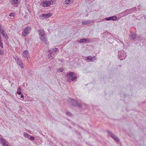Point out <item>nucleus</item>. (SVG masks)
Here are the masks:
<instances>
[{
    "label": "nucleus",
    "instance_id": "nucleus-2",
    "mask_svg": "<svg viewBox=\"0 0 146 146\" xmlns=\"http://www.w3.org/2000/svg\"><path fill=\"white\" fill-rule=\"evenodd\" d=\"M107 132L108 133L109 136L114 140L117 142H119V140L118 137L115 136L112 132L109 130H107Z\"/></svg>",
    "mask_w": 146,
    "mask_h": 146
},
{
    "label": "nucleus",
    "instance_id": "nucleus-34",
    "mask_svg": "<svg viewBox=\"0 0 146 146\" xmlns=\"http://www.w3.org/2000/svg\"><path fill=\"white\" fill-rule=\"evenodd\" d=\"M5 37V38H6V39H7V38H8V37Z\"/></svg>",
    "mask_w": 146,
    "mask_h": 146
},
{
    "label": "nucleus",
    "instance_id": "nucleus-8",
    "mask_svg": "<svg viewBox=\"0 0 146 146\" xmlns=\"http://www.w3.org/2000/svg\"><path fill=\"white\" fill-rule=\"evenodd\" d=\"M22 55L25 58H27L28 62H29L28 58H29L28 52L27 50H25L22 53Z\"/></svg>",
    "mask_w": 146,
    "mask_h": 146
},
{
    "label": "nucleus",
    "instance_id": "nucleus-25",
    "mask_svg": "<svg viewBox=\"0 0 146 146\" xmlns=\"http://www.w3.org/2000/svg\"><path fill=\"white\" fill-rule=\"evenodd\" d=\"M17 93L19 95H20L21 94V91H17Z\"/></svg>",
    "mask_w": 146,
    "mask_h": 146
},
{
    "label": "nucleus",
    "instance_id": "nucleus-28",
    "mask_svg": "<svg viewBox=\"0 0 146 146\" xmlns=\"http://www.w3.org/2000/svg\"><path fill=\"white\" fill-rule=\"evenodd\" d=\"M137 37H131V40H135V39L136 38H137Z\"/></svg>",
    "mask_w": 146,
    "mask_h": 146
},
{
    "label": "nucleus",
    "instance_id": "nucleus-18",
    "mask_svg": "<svg viewBox=\"0 0 146 146\" xmlns=\"http://www.w3.org/2000/svg\"><path fill=\"white\" fill-rule=\"evenodd\" d=\"M94 58V57H91V56H88L87 57V60H89V61H93V59Z\"/></svg>",
    "mask_w": 146,
    "mask_h": 146
},
{
    "label": "nucleus",
    "instance_id": "nucleus-6",
    "mask_svg": "<svg viewBox=\"0 0 146 146\" xmlns=\"http://www.w3.org/2000/svg\"><path fill=\"white\" fill-rule=\"evenodd\" d=\"M14 58H15L17 63L19 65H20V67L21 68H23L24 66L22 64L23 63L22 62L21 60L18 58L16 56L15 57H14Z\"/></svg>",
    "mask_w": 146,
    "mask_h": 146
},
{
    "label": "nucleus",
    "instance_id": "nucleus-17",
    "mask_svg": "<svg viewBox=\"0 0 146 146\" xmlns=\"http://www.w3.org/2000/svg\"><path fill=\"white\" fill-rule=\"evenodd\" d=\"M1 34L3 36H8L7 33L4 30H3L1 33Z\"/></svg>",
    "mask_w": 146,
    "mask_h": 146
},
{
    "label": "nucleus",
    "instance_id": "nucleus-27",
    "mask_svg": "<svg viewBox=\"0 0 146 146\" xmlns=\"http://www.w3.org/2000/svg\"><path fill=\"white\" fill-rule=\"evenodd\" d=\"M3 54V53L2 52V50H1V49L0 48V55H1Z\"/></svg>",
    "mask_w": 146,
    "mask_h": 146
},
{
    "label": "nucleus",
    "instance_id": "nucleus-30",
    "mask_svg": "<svg viewBox=\"0 0 146 146\" xmlns=\"http://www.w3.org/2000/svg\"><path fill=\"white\" fill-rule=\"evenodd\" d=\"M21 87H19L17 89V91H21Z\"/></svg>",
    "mask_w": 146,
    "mask_h": 146
},
{
    "label": "nucleus",
    "instance_id": "nucleus-4",
    "mask_svg": "<svg viewBox=\"0 0 146 146\" xmlns=\"http://www.w3.org/2000/svg\"><path fill=\"white\" fill-rule=\"evenodd\" d=\"M74 72H70L67 74L68 78L72 81H74L77 78L76 76L74 75Z\"/></svg>",
    "mask_w": 146,
    "mask_h": 146
},
{
    "label": "nucleus",
    "instance_id": "nucleus-26",
    "mask_svg": "<svg viewBox=\"0 0 146 146\" xmlns=\"http://www.w3.org/2000/svg\"><path fill=\"white\" fill-rule=\"evenodd\" d=\"M9 16H13V13H10L9 15Z\"/></svg>",
    "mask_w": 146,
    "mask_h": 146
},
{
    "label": "nucleus",
    "instance_id": "nucleus-20",
    "mask_svg": "<svg viewBox=\"0 0 146 146\" xmlns=\"http://www.w3.org/2000/svg\"><path fill=\"white\" fill-rule=\"evenodd\" d=\"M29 135L28 133H25L24 134V136L26 138H28L29 139Z\"/></svg>",
    "mask_w": 146,
    "mask_h": 146
},
{
    "label": "nucleus",
    "instance_id": "nucleus-11",
    "mask_svg": "<svg viewBox=\"0 0 146 146\" xmlns=\"http://www.w3.org/2000/svg\"><path fill=\"white\" fill-rule=\"evenodd\" d=\"M40 36H44L45 34L43 30L39 29L37 31Z\"/></svg>",
    "mask_w": 146,
    "mask_h": 146
},
{
    "label": "nucleus",
    "instance_id": "nucleus-21",
    "mask_svg": "<svg viewBox=\"0 0 146 146\" xmlns=\"http://www.w3.org/2000/svg\"><path fill=\"white\" fill-rule=\"evenodd\" d=\"M0 46L1 48H3V43L2 42V40H1V37H0Z\"/></svg>",
    "mask_w": 146,
    "mask_h": 146
},
{
    "label": "nucleus",
    "instance_id": "nucleus-14",
    "mask_svg": "<svg viewBox=\"0 0 146 146\" xmlns=\"http://www.w3.org/2000/svg\"><path fill=\"white\" fill-rule=\"evenodd\" d=\"M46 38V37H40V39L42 41L46 44H47L48 43V42Z\"/></svg>",
    "mask_w": 146,
    "mask_h": 146
},
{
    "label": "nucleus",
    "instance_id": "nucleus-24",
    "mask_svg": "<svg viewBox=\"0 0 146 146\" xmlns=\"http://www.w3.org/2000/svg\"><path fill=\"white\" fill-rule=\"evenodd\" d=\"M64 69L63 68L59 69L58 70L59 72H62L63 71Z\"/></svg>",
    "mask_w": 146,
    "mask_h": 146
},
{
    "label": "nucleus",
    "instance_id": "nucleus-23",
    "mask_svg": "<svg viewBox=\"0 0 146 146\" xmlns=\"http://www.w3.org/2000/svg\"><path fill=\"white\" fill-rule=\"evenodd\" d=\"M66 114L67 115L69 116H71L72 115V113H71L68 112H66Z\"/></svg>",
    "mask_w": 146,
    "mask_h": 146
},
{
    "label": "nucleus",
    "instance_id": "nucleus-10",
    "mask_svg": "<svg viewBox=\"0 0 146 146\" xmlns=\"http://www.w3.org/2000/svg\"><path fill=\"white\" fill-rule=\"evenodd\" d=\"M93 21L92 20H85L82 21V23L83 25H86L90 24L93 22Z\"/></svg>",
    "mask_w": 146,
    "mask_h": 146
},
{
    "label": "nucleus",
    "instance_id": "nucleus-31",
    "mask_svg": "<svg viewBox=\"0 0 146 146\" xmlns=\"http://www.w3.org/2000/svg\"><path fill=\"white\" fill-rule=\"evenodd\" d=\"M132 33H133V32H132ZM131 34H133V35H131V36L134 37V36H136V35L135 34H133V33L132 34V33H131Z\"/></svg>",
    "mask_w": 146,
    "mask_h": 146
},
{
    "label": "nucleus",
    "instance_id": "nucleus-1",
    "mask_svg": "<svg viewBox=\"0 0 146 146\" xmlns=\"http://www.w3.org/2000/svg\"><path fill=\"white\" fill-rule=\"evenodd\" d=\"M57 51V48H52L50 50H49V54L47 56L48 59H49L50 58V57H52V59L56 53Z\"/></svg>",
    "mask_w": 146,
    "mask_h": 146
},
{
    "label": "nucleus",
    "instance_id": "nucleus-33",
    "mask_svg": "<svg viewBox=\"0 0 146 146\" xmlns=\"http://www.w3.org/2000/svg\"><path fill=\"white\" fill-rule=\"evenodd\" d=\"M2 25L1 24H0V30H1Z\"/></svg>",
    "mask_w": 146,
    "mask_h": 146
},
{
    "label": "nucleus",
    "instance_id": "nucleus-7",
    "mask_svg": "<svg viewBox=\"0 0 146 146\" xmlns=\"http://www.w3.org/2000/svg\"><path fill=\"white\" fill-rule=\"evenodd\" d=\"M0 142L3 146H9L8 144V142L2 138H0Z\"/></svg>",
    "mask_w": 146,
    "mask_h": 146
},
{
    "label": "nucleus",
    "instance_id": "nucleus-22",
    "mask_svg": "<svg viewBox=\"0 0 146 146\" xmlns=\"http://www.w3.org/2000/svg\"><path fill=\"white\" fill-rule=\"evenodd\" d=\"M28 139L31 140H33L35 139V138L31 136L30 135Z\"/></svg>",
    "mask_w": 146,
    "mask_h": 146
},
{
    "label": "nucleus",
    "instance_id": "nucleus-16",
    "mask_svg": "<svg viewBox=\"0 0 146 146\" xmlns=\"http://www.w3.org/2000/svg\"><path fill=\"white\" fill-rule=\"evenodd\" d=\"M88 41V40L84 38L83 39H81L80 40L78 41L80 43H83L85 42H87Z\"/></svg>",
    "mask_w": 146,
    "mask_h": 146
},
{
    "label": "nucleus",
    "instance_id": "nucleus-3",
    "mask_svg": "<svg viewBox=\"0 0 146 146\" xmlns=\"http://www.w3.org/2000/svg\"><path fill=\"white\" fill-rule=\"evenodd\" d=\"M31 28L30 26H28L25 28L22 32L23 36H25L29 34L31 31Z\"/></svg>",
    "mask_w": 146,
    "mask_h": 146
},
{
    "label": "nucleus",
    "instance_id": "nucleus-29",
    "mask_svg": "<svg viewBox=\"0 0 146 146\" xmlns=\"http://www.w3.org/2000/svg\"><path fill=\"white\" fill-rule=\"evenodd\" d=\"M21 98H22L23 99H24V95H23V94H21Z\"/></svg>",
    "mask_w": 146,
    "mask_h": 146
},
{
    "label": "nucleus",
    "instance_id": "nucleus-5",
    "mask_svg": "<svg viewBox=\"0 0 146 146\" xmlns=\"http://www.w3.org/2000/svg\"><path fill=\"white\" fill-rule=\"evenodd\" d=\"M72 105L74 107H78L80 108H82V106L81 104L78 103L77 101L74 100H72Z\"/></svg>",
    "mask_w": 146,
    "mask_h": 146
},
{
    "label": "nucleus",
    "instance_id": "nucleus-9",
    "mask_svg": "<svg viewBox=\"0 0 146 146\" xmlns=\"http://www.w3.org/2000/svg\"><path fill=\"white\" fill-rule=\"evenodd\" d=\"M41 3L42 6L44 7H49L50 5L51 4V2L50 1L48 2L46 1H42Z\"/></svg>",
    "mask_w": 146,
    "mask_h": 146
},
{
    "label": "nucleus",
    "instance_id": "nucleus-19",
    "mask_svg": "<svg viewBox=\"0 0 146 146\" xmlns=\"http://www.w3.org/2000/svg\"><path fill=\"white\" fill-rule=\"evenodd\" d=\"M73 0H66L65 1V3L66 4H68L70 3L71 2H72Z\"/></svg>",
    "mask_w": 146,
    "mask_h": 146
},
{
    "label": "nucleus",
    "instance_id": "nucleus-15",
    "mask_svg": "<svg viewBox=\"0 0 146 146\" xmlns=\"http://www.w3.org/2000/svg\"><path fill=\"white\" fill-rule=\"evenodd\" d=\"M20 1V0H10V2L12 4H17L19 3Z\"/></svg>",
    "mask_w": 146,
    "mask_h": 146
},
{
    "label": "nucleus",
    "instance_id": "nucleus-32",
    "mask_svg": "<svg viewBox=\"0 0 146 146\" xmlns=\"http://www.w3.org/2000/svg\"><path fill=\"white\" fill-rule=\"evenodd\" d=\"M58 60L59 61L61 62L62 63H63L64 62V60H61L60 59H59Z\"/></svg>",
    "mask_w": 146,
    "mask_h": 146
},
{
    "label": "nucleus",
    "instance_id": "nucleus-13",
    "mask_svg": "<svg viewBox=\"0 0 146 146\" xmlns=\"http://www.w3.org/2000/svg\"><path fill=\"white\" fill-rule=\"evenodd\" d=\"M107 21H109L112 20L113 21H116L117 19V17L116 16H113L111 17H110L108 18L105 19Z\"/></svg>",
    "mask_w": 146,
    "mask_h": 146
},
{
    "label": "nucleus",
    "instance_id": "nucleus-12",
    "mask_svg": "<svg viewBox=\"0 0 146 146\" xmlns=\"http://www.w3.org/2000/svg\"><path fill=\"white\" fill-rule=\"evenodd\" d=\"M52 15V13H49L46 14H42L41 16L42 17H43L44 18H47L51 16Z\"/></svg>",
    "mask_w": 146,
    "mask_h": 146
}]
</instances>
